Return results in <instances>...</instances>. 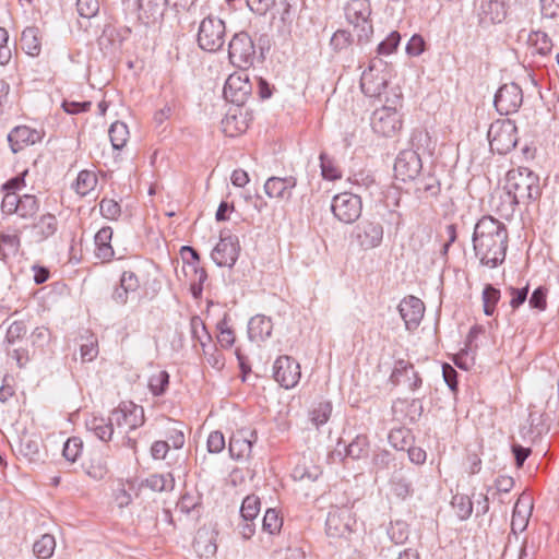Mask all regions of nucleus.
<instances>
[{
  "instance_id": "f257e3e1",
  "label": "nucleus",
  "mask_w": 559,
  "mask_h": 559,
  "mask_svg": "<svg viewBox=\"0 0 559 559\" xmlns=\"http://www.w3.org/2000/svg\"><path fill=\"white\" fill-rule=\"evenodd\" d=\"M475 257L480 264L495 269L506 260L509 234L497 218L485 215L475 224L472 237Z\"/></svg>"
},
{
  "instance_id": "f03ea898",
  "label": "nucleus",
  "mask_w": 559,
  "mask_h": 559,
  "mask_svg": "<svg viewBox=\"0 0 559 559\" xmlns=\"http://www.w3.org/2000/svg\"><path fill=\"white\" fill-rule=\"evenodd\" d=\"M504 190L513 200L528 205L540 195L539 178L526 167L511 169L507 174Z\"/></svg>"
},
{
  "instance_id": "7ed1b4c3",
  "label": "nucleus",
  "mask_w": 559,
  "mask_h": 559,
  "mask_svg": "<svg viewBox=\"0 0 559 559\" xmlns=\"http://www.w3.org/2000/svg\"><path fill=\"white\" fill-rule=\"evenodd\" d=\"M413 145L417 150H404L402 151L394 163L395 178L402 181L414 180L420 174L423 168L421 158L419 155L420 147L425 143H429V134L426 131H416L412 138Z\"/></svg>"
},
{
  "instance_id": "20e7f679",
  "label": "nucleus",
  "mask_w": 559,
  "mask_h": 559,
  "mask_svg": "<svg viewBox=\"0 0 559 559\" xmlns=\"http://www.w3.org/2000/svg\"><path fill=\"white\" fill-rule=\"evenodd\" d=\"M370 14L369 0H350L345 7L346 20L353 25L359 43L369 41L373 33Z\"/></svg>"
},
{
  "instance_id": "39448f33",
  "label": "nucleus",
  "mask_w": 559,
  "mask_h": 559,
  "mask_svg": "<svg viewBox=\"0 0 559 559\" xmlns=\"http://www.w3.org/2000/svg\"><path fill=\"white\" fill-rule=\"evenodd\" d=\"M226 27L223 20L207 16L202 20L198 32L199 47L209 52L219 50L225 44Z\"/></svg>"
},
{
  "instance_id": "423d86ee",
  "label": "nucleus",
  "mask_w": 559,
  "mask_h": 559,
  "mask_svg": "<svg viewBox=\"0 0 559 559\" xmlns=\"http://www.w3.org/2000/svg\"><path fill=\"white\" fill-rule=\"evenodd\" d=\"M516 126L511 120L497 121L488 130L490 150L500 155L512 151L518 143Z\"/></svg>"
},
{
  "instance_id": "0eeeda50",
  "label": "nucleus",
  "mask_w": 559,
  "mask_h": 559,
  "mask_svg": "<svg viewBox=\"0 0 559 559\" xmlns=\"http://www.w3.org/2000/svg\"><path fill=\"white\" fill-rule=\"evenodd\" d=\"M384 228L376 218H364L352 233V238L361 250H371L381 246Z\"/></svg>"
},
{
  "instance_id": "6e6552de",
  "label": "nucleus",
  "mask_w": 559,
  "mask_h": 559,
  "mask_svg": "<svg viewBox=\"0 0 559 559\" xmlns=\"http://www.w3.org/2000/svg\"><path fill=\"white\" fill-rule=\"evenodd\" d=\"M356 519L352 508L347 506L333 507L328 513L325 531L330 537L344 538L354 532Z\"/></svg>"
},
{
  "instance_id": "1a4fd4ad",
  "label": "nucleus",
  "mask_w": 559,
  "mask_h": 559,
  "mask_svg": "<svg viewBox=\"0 0 559 559\" xmlns=\"http://www.w3.org/2000/svg\"><path fill=\"white\" fill-rule=\"evenodd\" d=\"M228 58L239 69H248L253 64L255 48L251 37L246 32L233 36L228 45Z\"/></svg>"
},
{
  "instance_id": "9d476101",
  "label": "nucleus",
  "mask_w": 559,
  "mask_h": 559,
  "mask_svg": "<svg viewBox=\"0 0 559 559\" xmlns=\"http://www.w3.org/2000/svg\"><path fill=\"white\" fill-rule=\"evenodd\" d=\"M331 210L336 219L345 224L356 222L362 211L361 198L357 193L342 192L332 199Z\"/></svg>"
},
{
  "instance_id": "9b49d317",
  "label": "nucleus",
  "mask_w": 559,
  "mask_h": 559,
  "mask_svg": "<svg viewBox=\"0 0 559 559\" xmlns=\"http://www.w3.org/2000/svg\"><path fill=\"white\" fill-rule=\"evenodd\" d=\"M372 130L383 136H393L402 128L401 115L396 106H382L371 116Z\"/></svg>"
},
{
  "instance_id": "f8f14e48",
  "label": "nucleus",
  "mask_w": 559,
  "mask_h": 559,
  "mask_svg": "<svg viewBox=\"0 0 559 559\" xmlns=\"http://www.w3.org/2000/svg\"><path fill=\"white\" fill-rule=\"evenodd\" d=\"M239 251L238 237L223 230L218 243L212 250L211 258L217 266L233 267L239 257Z\"/></svg>"
},
{
  "instance_id": "ddd939ff",
  "label": "nucleus",
  "mask_w": 559,
  "mask_h": 559,
  "mask_svg": "<svg viewBox=\"0 0 559 559\" xmlns=\"http://www.w3.org/2000/svg\"><path fill=\"white\" fill-rule=\"evenodd\" d=\"M523 103V92L516 83L503 84L496 93L493 105L500 115H511L519 110Z\"/></svg>"
},
{
  "instance_id": "4468645a",
  "label": "nucleus",
  "mask_w": 559,
  "mask_h": 559,
  "mask_svg": "<svg viewBox=\"0 0 559 559\" xmlns=\"http://www.w3.org/2000/svg\"><path fill=\"white\" fill-rule=\"evenodd\" d=\"M273 377L281 386L292 389L300 380V365L290 356H280L273 366Z\"/></svg>"
},
{
  "instance_id": "2eb2a0df",
  "label": "nucleus",
  "mask_w": 559,
  "mask_h": 559,
  "mask_svg": "<svg viewBox=\"0 0 559 559\" xmlns=\"http://www.w3.org/2000/svg\"><path fill=\"white\" fill-rule=\"evenodd\" d=\"M252 85L245 73H234L225 82L223 94L227 102L242 106L251 94Z\"/></svg>"
},
{
  "instance_id": "dca6fc26",
  "label": "nucleus",
  "mask_w": 559,
  "mask_h": 559,
  "mask_svg": "<svg viewBox=\"0 0 559 559\" xmlns=\"http://www.w3.org/2000/svg\"><path fill=\"white\" fill-rule=\"evenodd\" d=\"M111 421L118 427H126L129 430L136 429L144 424L143 407L133 402H122L111 412Z\"/></svg>"
},
{
  "instance_id": "f3484780",
  "label": "nucleus",
  "mask_w": 559,
  "mask_h": 559,
  "mask_svg": "<svg viewBox=\"0 0 559 559\" xmlns=\"http://www.w3.org/2000/svg\"><path fill=\"white\" fill-rule=\"evenodd\" d=\"M399 312L405 322L406 329L412 331L419 325L424 317L425 305L419 298L408 296L401 300Z\"/></svg>"
},
{
  "instance_id": "a211bd4d",
  "label": "nucleus",
  "mask_w": 559,
  "mask_h": 559,
  "mask_svg": "<svg viewBox=\"0 0 559 559\" xmlns=\"http://www.w3.org/2000/svg\"><path fill=\"white\" fill-rule=\"evenodd\" d=\"M388 84V75L369 67L360 78V88L368 97H380Z\"/></svg>"
},
{
  "instance_id": "6ab92c4d",
  "label": "nucleus",
  "mask_w": 559,
  "mask_h": 559,
  "mask_svg": "<svg viewBox=\"0 0 559 559\" xmlns=\"http://www.w3.org/2000/svg\"><path fill=\"white\" fill-rule=\"evenodd\" d=\"M38 141H40L39 132L27 126L15 127L8 134V142L14 154L22 151L25 146L33 145Z\"/></svg>"
},
{
  "instance_id": "aec40b11",
  "label": "nucleus",
  "mask_w": 559,
  "mask_h": 559,
  "mask_svg": "<svg viewBox=\"0 0 559 559\" xmlns=\"http://www.w3.org/2000/svg\"><path fill=\"white\" fill-rule=\"evenodd\" d=\"M296 187L294 177H271L264 183V192L271 199L289 200L292 191Z\"/></svg>"
},
{
  "instance_id": "412c9836",
  "label": "nucleus",
  "mask_w": 559,
  "mask_h": 559,
  "mask_svg": "<svg viewBox=\"0 0 559 559\" xmlns=\"http://www.w3.org/2000/svg\"><path fill=\"white\" fill-rule=\"evenodd\" d=\"M531 513L532 502L530 497L524 495L520 496L515 502L511 520V532L515 536L526 528Z\"/></svg>"
},
{
  "instance_id": "4be33fe9",
  "label": "nucleus",
  "mask_w": 559,
  "mask_h": 559,
  "mask_svg": "<svg viewBox=\"0 0 559 559\" xmlns=\"http://www.w3.org/2000/svg\"><path fill=\"white\" fill-rule=\"evenodd\" d=\"M255 440V432H250V437L246 431H237L230 437L229 453L235 460H241L250 456L252 443Z\"/></svg>"
},
{
  "instance_id": "5701e85b",
  "label": "nucleus",
  "mask_w": 559,
  "mask_h": 559,
  "mask_svg": "<svg viewBox=\"0 0 559 559\" xmlns=\"http://www.w3.org/2000/svg\"><path fill=\"white\" fill-rule=\"evenodd\" d=\"M413 181L414 192L418 199L435 198L440 193L439 179L432 174L418 175Z\"/></svg>"
},
{
  "instance_id": "b1692460",
  "label": "nucleus",
  "mask_w": 559,
  "mask_h": 559,
  "mask_svg": "<svg viewBox=\"0 0 559 559\" xmlns=\"http://www.w3.org/2000/svg\"><path fill=\"white\" fill-rule=\"evenodd\" d=\"M273 323L271 318L263 314L252 317L248 323V335L253 342H263L271 336Z\"/></svg>"
},
{
  "instance_id": "393cba45",
  "label": "nucleus",
  "mask_w": 559,
  "mask_h": 559,
  "mask_svg": "<svg viewBox=\"0 0 559 559\" xmlns=\"http://www.w3.org/2000/svg\"><path fill=\"white\" fill-rule=\"evenodd\" d=\"M484 23H500L507 15L506 0L483 1L479 12Z\"/></svg>"
},
{
  "instance_id": "a878e982",
  "label": "nucleus",
  "mask_w": 559,
  "mask_h": 559,
  "mask_svg": "<svg viewBox=\"0 0 559 559\" xmlns=\"http://www.w3.org/2000/svg\"><path fill=\"white\" fill-rule=\"evenodd\" d=\"M86 428L99 440L107 442L111 439L114 433V421H111V416L108 419L92 416L86 420Z\"/></svg>"
},
{
  "instance_id": "bb28decb",
  "label": "nucleus",
  "mask_w": 559,
  "mask_h": 559,
  "mask_svg": "<svg viewBox=\"0 0 559 559\" xmlns=\"http://www.w3.org/2000/svg\"><path fill=\"white\" fill-rule=\"evenodd\" d=\"M111 238L112 229L108 226L100 228L95 235L96 255L103 261H109L114 257Z\"/></svg>"
},
{
  "instance_id": "cd10ccee",
  "label": "nucleus",
  "mask_w": 559,
  "mask_h": 559,
  "mask_svg": "<svg viewBox=\"0 0 559 559\" xmlns=\"http://www.w3.org/2000/svg\"><path fill=\"white\" fill-rule=\"evenodd\" d=\"M21 46L27 55L38 56L41 50L39 29L35 26L26 27L21 35Z\"/></svg>"
},
{
  "instance_id": "c85d7f7f",
  "label": "nucleus",
  "mask_w": 559,
  "mask_h": 559,
  "mask_svg": "<svg viewBox=\"0 0 559 559\" xmlns=\"http://www.w3.org/2000/svg\"><path fill=\"white\" fill-rule=\"evenodd\" d=\"M248 128L246 119L242 117V114L237 110L235 112H229L222 120V130L228 136H236L242 132H245Z\"/></svg>"
},
{
  "instance_id": "c756f323",
  "label": "nucleus",
  "mask_w": 559,
  "mask_h": 559,
  "mask_svg": "<svg viewBox=\"0 0 559 559\" xmlns=\"http://www.w3.org/2000/svg\"><path fill=\"white\" fill-rule=\"evenodd\" d=\"M390 490L396 498L405 500L413 495V483L402 473H394L390 479Z\"/></svg>"
},
{
  "instance_id": "7c9ffc66",
  "label": "nucleus",
  "mask_w": 559,
  "mask_h": 559,
  "mask_svg": "<svg viewBox=\"0 0 559 559\" xmlns=\"http://www.w3.org/2000/svg\"><path fill=\"white\" fill-rule=\"evenodd\" d=\"M58 221L52 214H44L33 225V230L36 234L37 240L41 241L52 236L57 231Z\"/></svg>"
},
{
  "instance_id": "2f4dec72",
  "label": "nucleus",
  "mask_w": 559,
  "mask_h": 559,
  "mask_svg": "<svg viewBox=\"0 0 559 559\" xmlns=\"http://www.w3.org/2000/svg\"><path fill=\"white\" fill-rule=\"evenodd\" d=\"M408 373H411L413 377H415V382L411 384V390H416L421 384V379L419 378L418 373L415 371L414 366L403 359H400L395 362L392 374H391V381L394 384H399L401 382V377H408Z\"/></svg>"
},
{
  "instance_id": "473e14b6",
  "label": "nucleus",
  "mask_w": 559,
  "mask_h": 559,
  "mask_svg": "<svg viewBox=\"0 0 559 559\" xmlns=\"http://www.w3.org/2000/svg\"><path fill=\"white\" fill-rule=\"evenodd\" d=\"M111 146L115 151L122 150L130 136L128 126L122 121H115L108 130Z\"/></svg>"
},
{
  "instance_id": "72a5a7b5",
  "label": "nucleus",
  "mask_w": 559,
  "mask_h": 559,
  "mask_svg": "<svg viewBox=\"0 0 559 559\" xmlns=\"http://www.w3.org/2000/svg\"><path fill=\"white\" fill-rule=\"evenodd\" d=\"M97 185V177L93 171L82 170L79 173L73 188L81 197L87 195Z\"/></svg>"
},
{
  "instance_id": "f704fd0d",
  "label": "nucleus",
  "mask_w": 559,
  "mask_h": 559,
  "mask_svg": "<svg viewBox=\"0 0 559 559\" xmlns=\"http://www.w3.org/2000/svg\"><path fill=\"white\" fill-rule=\"evenodd\" d=\"M146 487L153 491H167L173 490L175 487V479L170 473L154 474L147 477L144 483Z\"/></svg>"
},
{
  "instance_id": "c9c22d12",
  "label": "nucleus",
  "mask_w": 559,
  "mask_h": 559,
  "mask_svg": "<svg viewBox=\"0 0 559 559\" xmlns=\"http://www.w3.org/2000/svg\"><path fill=\"white\" fill-rule=\"evenodd\" d=\"M528 44L532 55L546 56L551 51L552 47L550 38L543 32L532 33L528 37Z\"/></svg>"
},
{
  "instance_id": "e433bc0d",
  "label": "nucleus",
  "mask_w": 559,
  "mask_h": 559,
  "mask_svg": "<svg viewBox=\"0 0 559 559\" xmlns=\"http://www.w3.org/2000/svg\"><path fill=\"white\" fill-rule=\"evenodd\" d=\"M20 248V237L16 233H0V257L4 260L15 255Z\"/></svg>"
},
{
  "instance_id": "4c0bfd02",
  "label": "nucleus",
  "mask_w": 559,
  "mask_h": 559,
  "mask_svg": "<svg viewBox=\"0 0 559 559\" xmlns=\"http://www.w3.org/2000/svg\"><path fill=\"white\" fill-rule=\"evenodd\" d=\"M56 548L55 537L50 534H44L33 545V551L40 559H48L52 556Z\"/></svg>"
},
{
  "instance_id": "58836bf2",
  "label": "nucleus",
  "mask_w": 559,
  "mask_h": 559,
  "mask_svg": "<svg viewBox=\"0 0 559 559\" xmlns=\"http://www.w3.org/2000/svg\"><path fill=\"white\" fill-rule=\"evenodd\" d=\"M369 442L365 435L357 436L348 445L345 447L346 456L354 460L366 457L368 455Z\"/></svg>"
},
{
  "instance_id": "ea45409f",
  "label": "nucleus",
  "mask_w": 559,
  "mask_h": 559,
  "mask_svg": "<svg viewBox=\"0 0 559 559\" xmlns=\"http://www.w3.org/2000/svg\"><path fill=\"white\" fill-rule=\"evenodd\" d=\"M451 504L460 520L468 519L473 512V502L468 496L456 493Z\"/></svg>"
},
{
  "instance_id": "a19ab883",
  "label": "nucleus",
  "mask_w": 559,
  "mask_h": 559,
  "mask_svg": "<svg viewBox=\"0 0 559 559\" xmlns=\"http://www.w3.org/2000/svg\"><path fill=\"white\" fill-rule=\"evenodd\" d=\"M500 290L492 286L491 284H487L483 290V304H484V312L486 316H492L496 309L498 301L500 300Z\"/></svg>"
},
{
  "instance_id": "79ce46f5",
  "label": "nucleus",
  "mask_w": 559,
  "mask_h": 559,
  "mask_svg": "<svg viewBox=\"0 0 559 559\" xmlns=\"http://www.w3.org/2000/svg\"><path fill=\"white\" fill-rule=\"evenodd\" d=\"M39 209L38 200L35 195L24 194L20 199L19 211L16 213L22 218H29L34 216Z\"/></svg>"
},
{
  "instance_id": "37998d69",
  "label": "nucleus",
  "mask_w": 559,
  "mask_h": 559,
  "mask_svg": "<svg viewBox=\"0 0 559 559\" xmlns=\"http://www.w3.org/2000/svg\"><path fill=\"white\" fill-rule=\"evenodd\" d=\"M519 201L513 200V197L503 189V192L499 197V203L495 205L496 211L503 217H511L516 205H520Z\"/></svg>"
},
{
  "instance_id": "c03bdc74",
  "label": "nucleus",
  "mask_w": 559,
  "mask_h": 559,
  "mask_svg": "<svg viewBox=\"0 0 559 559\" xmlns=\"http://www.w3.org/2000/svg\"><path fill=\"white\" fill-rule=\"evenodd\" d=\"M260 512L259 497L251 495L247 496L241 504L240 514L243 520L253 521Z\"/></svg>"
},
{
  "instance_id": "a18cd8bd",
  "label": "nucleus",
  "mask_w": 559,
  "mask_h": 559,
  "mask_svg": "<svg viewBox=\"0 0 559 559\" xmlns=\"http://www.w3.org/2000/svg\"><path fill=\"white\" fill-rule=\"evenodd\" d=\"M388 535L394 544H404L408 539L409 535L407 523L400 520L391 523L388 530Z\"/></svg>"
},
{
  "instance_id": "49530a36",
  "label": "nucleus",
  "mask_w": 559,
  "mask_h": 559,
  "mask_svg": "<svg viewBox=\"0 0 559 559\" xmlns=\"http://www.w3.org/2000/svg\"><path fill=\"white\" fill-rule=\"evenodd\" d=\"M190 330L192 337L198 340L203 347L204 354H206L205 346L206 342L210 341L211 336L206 332L205 325L202 319L198 316H193L190 320Z\"/></svg>"
},
{
  "instance_id": "de8ad7c7",
  "label": "nucleus",
  "mask_w": 559,
  "mask_h": 559,
  "mask_svg": "<svg viewBox=\"0 0 559 559\" xmlns=\"http://www.w3.org/2000/svg\"><path fill=\"white\" fill-rule=\"evenodd\" d=\"M332 413V405L330 402H320L310 412V419L317 426L325 424Z\"/></svg>"
},
{
  "instance_id": "09e8293b",
  "label": "nucleus",
  "mask_w": 559,
  "mask_h": 559,
  "mask_svg": "<svg viewBox=\"0 0 559 559\" xmlns=\"http://www.w3.org/2000/svg\"><path fill=\"white\" fill-rule=\"evenodd\" d=\"M283 519L280 516L278 512L275 509H267L262 522L263 531L275 534L281 531Z\"/></svg>"
},
{
  "instance_id": "8fccbe9b",
  "label": "nucleus",
  "mask_w": 559,
  "mask_h": 559,
  "mask_svg": "<svg viewBox=\"0 0 559 559\" xmlns=\"http://www.w3.org/2000/svg\"><path fill=\"white\" fill-rule=\"evenodd\" d=\"M80 355L83 362L93 361L98 355V342L94 335L86 337L80 346Z\"/></svg>"
},
{
  "instance_id": "3c124183",
  "label": "nucleus",
  "mask_w": 559,
  "mask_h": 559,
  "mask_svg": "<svg viewBox=\"0 0 559 559\" xmlns=\"http://www.w3.org/2000/svg\"><path fill=\"white\" fill-rule=\"evenodd\" d=\"M320 167L324 179L336 180L341 178V170L334 160L324 153L320 154Z\"/></svg>"
},
{
  "instance_id": "603ef678",
  "label": "nucleus",
  "mask_w": 559,
  "mask_h": 559,
  "mask_svg": "<svg viewBox=\"0 0 559 559\" xmlns=\"http://www.w3.org/2000/svg\"><path fill=\"white\" fill-rule=\"evenodd\" d=\"M168 383L169 374L166 371H159L150 378L148 388L154 395L158 396L165 393Z\"/></svg>"
},
{
  "instance_id": "864d4df0",
  "label": "nucleus",
  "mask_w": 559,
  "mask_h": 559,
  "mask_svg": "<svg viewBox=\"0 0 559 559\" xmlns=\"http://www.w3.org/2000/svg\"><path fill=\"white\" fill-rule=\"evenodd\" d=\"M170 427L166 430V438L170 447L174 449H181L185 444V435L182 429L179 427L180 425L176 421L169 420Z\"/></svg>"
},
{
  "instance_id": "5fc2aeb1",
  "label": "nucleus",
  "mask_w": 559,
  "mask_h": 559,
  "mask_svg": "<svg viewBox=\"0 0 559 559\" xmlns=\"http://www.w3.org/2000/svg\"><path fill=\"white\" fill-rule=\"evenodd\" d=\"M100 214L107 219H117L120 216L121 207L119 203L112 199H103L99 202Z\"/></svg>"
},
{
  "instance_id": "6e6d98bb",
  "label": "nucleus",
  "mask_w": 559,
  "mask_h": 559,
  "mask_svg": "<svg viewBox=\"0 0 559 559\" xmlns=\"http://www.w3.org/2000/svg\"><path fill=\"white\" fill-rule=\"evenodd\" d=\"M320 471L316 466L297 465L293 471V477L296 480L314 481L318 479Z\"/></svg>"
},
{
  "instance_id": "4d7b16f0",
  "label": "nucleus",
  "mask_w": 559,
  "mask_h": 559,
  "mask_svg": "<svg viewBox=\"0 0 559 559\" xmlns=\"http://www.w3.org/2000/svg\"><path fill=\"white\" fill-rule=\"evenodd\" d=\"M76 10L81 17L92 19L98 13V0H78Z\"/></svg>"
},
{
  "instance_id": "13d9d810",
  "label": "nucleus",
  "mask_w": 559,
  "mask_h": 559,
  "mask_svg": "<svg viewBox=\"0 0 559 559\" xmlns=\"http://www.w3.org/2000/svg\"><path fill=\"white\" fill-rule=\"evenodd\" d=\"M82 451V441L79 438H70L63 445L62 454L69 462H75Z\"/></svg>"
},
{
  "instance_id": "bf43d9fd",
  "label": "nucleus",
  "mask_w": 559,
  "mask_h": 559,
  "mask_svg": "<svg viewBox=\"0 0 559 559\" xmlns=\"http://www.w3.org/2000/svg\"><path fill=\"white\" fill-rule=\"evenodd\" d=\"M401 36L397 32H392L384 40L378 45V52L380 55H390L399 46Z\"/></svg>"
},
{
  "instance_id": "052dcab7",
  "label": "nucleus",
  "mask_w": 559,
  "mask_h": 559,
  "mask_svg": "<svg viewBox=\"0 0 559 559\" xmlns=\"http://www.w3.org/2000/svg\"><path fill=\"white\" fill-rule=\"evenodd\" d=\"M21 197L16 192L8 191L2 200L1 210L5 214H13L19 211V203Z\"/></svg>"
},
{
  "instance_id": "680f3d73",
  "label": "nucleus",
  "mask_w": 559,
  "mask_h": 559,
  "mask_svg": "<svg viewBox=\"0 0 559 559\" xmlns=\"http://www.w3.org/2000/svg\"><path fill=\"white\" fill-rule=\"evenodd\" d=\"M352 43V34L345 29L336 31L331 38V46L335 50H342Z\"/></svg>"
},
{
  "instance_id": "e2e57ef3",
  "label": "nucleus",
  "mask_w": 559,
  "mask_h": 559,
  "mask_svg": "<svg viewBox=\"0 0 559 559\" xmlns=\"http://www.w3.org/2000/svg\"><path fill=\"white\" fill-rule=\"evenodd\" d=\"M27 332L26 325L23 321H14L7 331V341L10 344L15 343L22 338Z\"/></svg>"
},
{
  "instance_id": "0e129e2a",
  "label": "nucleus",
  "mask_w": 559,
  "mask_h": 559,
  "mask_svg": "<svg viewBox=\"0 0 559 559\" xmlns=\"http://www.w3.org/2000/svg\"><path fill=\"white\" fill-rule=\"evenodd\" d=\"M547 289L545 287H537L531 295L528 304L532 308L538 310H545L547 306L546 301Z\"/></svg>"
},
{
  "instance_id": "69168bd1",
  "label": "nucleus",
  "mask_w": 559,
  "mask_h": 559,
  "mask_svg": "<svg viewBox=\"0 0 559 559\" xmlns=\"http://www.w3.org/2000/svg\"><path fill=\"white\" fill-rule=\"evenodd\" d=\"M86 473L94 479H102L107 474L106 463L98 457L96 460V464H94V460L91 461V464L85 466Z\"/></svg>"
},
{
  "instance_id": "338daca9",
  "label": "nucleus",
  "mask_w": 559,
  "mask_h": 559,
  "mask_svg": "<svg viewBox=\"0 0 559 559\" xmlns=\"http://www.w3.org/2000/svg\"><path fill=\"white\" fill-rule=\"evenodd\" d=\"M120 282L123 289L130 294H135L140 287L138 276L131 271H124L121 275Z\"/></svg>"
},
{
  "instance_id": "774afa93",
  "label": "nucleus",
  "mask_w": 559,
  "mask_h": 559,
  "mask_svg": "<svg viewBox=\"0 0 559 559\" xmlns=\"http://www.w3.org/2000/svg\"><path fill=\"white\" fill-rule=\"evenodd\" d=\"M225 448V438L221 431H213L207 438V449L211 453H219Z\"/></svg>"
}]
</instances>
